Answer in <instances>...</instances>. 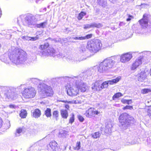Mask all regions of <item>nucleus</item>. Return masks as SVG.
I'll return each instance as SVG.
<instances>
[{
  "instance_id": "obj_1",
  "label": "nucleus",
  "mask_w": 151,
  "mask_h": 151,
  "mask_svg": "<svg viewBox=\"0 0 151 151\" xmlns=\"http://www.w3.org/2000/svg\"><path fill=\"white\" fill-rule=\"evenodd\" d=\"M8 55L10 60L16 64H24L27 62L26 53L23 50L12 47L8 51Z\"/></svg>"
},
{
  "instance_id": "obj_2",
  "label": "nucleus",
  "mask_w": 151,
  "mask_h": 151,
  "mask_svg": "<svg viewBox=\"0 0 151 151\" xmlns=\"http://www.w3.org/2000/svg\"><path fill=\"white\" fill-rule=\"evenodd\" d=\"M49 44L48 43H45L44 45L40 46L39 49L42 50L40 53V56L43 57L52 56L56 59L63 58L64 57L63 54L57 51L52 47H49Z\"/></svg>"
},
{
  "instance_id": "obj_3",
  "label": "nucleus",
  "mask_w": 151,
  "mask_h": 151,
  "mask_svg": "<svg viewBox=\"0 0 151 151\" xmlns=\"http://www.w3.org/2000/svg\"><path fill=\"white\" fill-rule=\"evenodd\" d=\"M121 79L120 76L118 77L115 79L107 81L104 82L101 84L99 81H96L92 85L91 88L93 91L101 90L103 88H107L108 84H113L118 82Z\"/></svg>"
},
{
  "instance_id": "obj_4",
  "label": "nucleus",
  "mask_w": 151,
  "mask_h": 151,
  "mask_svg": "<svg viewBox=\"0 0 151 151\" xmlns=\"http://www.w3.org/2000/svg\"><path fill=\"white\" fill-rule=\"evenodd\" d=\"M119 120L120 126L124 129H126L134 122V118L126 113L121 114L119 117Z\"/></svg>"
},
{
  "instance_id": "obj_5",
  "label": "nucleus",
  "mask_w": 151,
  "mask_h": 151,
  "mask_svg": "<svg viewBox=\"0 0 151 151\" xmlns=\"http://www.w3.org/2000/svg\"><path fill=\"white\" fill-rule=\"evenodd\" d=\"M114 58H106L99 65L98 72L103 73L112 68L115 65V61Z\"/></svg>"
},
{
  "instance_id": "obj_6",
  "label": "nucleus",
  "mask_w": 151,
  "mask_h": 151,
  "mask_svg": "<svg viewBox=\"0 0 151 151\" xmlns=\"http://www.w3.org/2000/svg\"><path fill=\"white\" fill-rule=\"evenodd\" d=\"M38 90L40 94L44 97L51 96L53 95V92L51 87L44 83L39 84Z\"/></svg>"
},
{
  "instance_id": "obj_7",
  "label": "nucleus",
  "mask_w": 151,
  "mask_h": 151,
  "mask_svg": "<svg viewBox=\"0 0 151 151\" xmlns=\"http://www.w3.org/2000/svg\"><path fill=\"white\" fill-rule=\"evenodd\" d=\"M65 78L67 80H70L75 82L76 85L77 86L78 88L82 92H85L88 88V87L86 83L82 81L83 78L81 76L77 77H74L73 78L66 77Z\"/></svg>"
},
{
  "instance_id": "obj_8",
  "label": "nucleus",
  "mask_w": 151,
  "mask_h": 151,
  "mask_svg": "<svg viewBox=\"0 0 151 151\" xmlns=\"http://www.w3.org/2000/svg\"><path fill=\"white\" fill-rule=\"evenodd\" d=\"M102 46L101 41L96 39L88 41L87 43V48L90 51L96 53L100 49Z\"/></svg>"
},
{
  "instance_id": "obj_9",
  "label": "nucleus",
  "mask_w": 151,
  "mask_h": 151,
  "mask_svg": "<svg viewBox=\"0 0 151 151\" xmlns=\"http://www.w3.org/2000/svg\"><path fill=\"white\" fill-rule=\"evenodd\" d=\"M68 94L71 96H76L78 94L79 89L76 85H73L72 83H68L66 86Z\"/></svg>"
},
{
  "instance_id": "obj_10",
  "label": "nucleus",
  "mask_w": 151,
  "mask_h": 151,
  "mask_svg": "<svg viewBox=\"0 0 151 151\" xmlns=\"http://www.w3.org/2000/svg\"><path fill=\"white\" fill-rule=\"evenodd\" d=\"M36 22L35 17L32 14L27 15L25 17L24 21L23 23L24 25L30 27L35 26Z\"/></svg>"
},
{
  "instance_id": "obj_11",
  "label": "nucleus",
  "mask_w": 151,
  "mask_h": 151,
  "mask_svg": "<svg viewBox=\"0 0 151 151\" xmlns=\"http://www.w3.org/2000/svg\"><path fill=\"white\" fill-rule=\"evenodd\" d=\"M36 91L33 88L31 87L24 89L23 96L25 98H33L35 95Z\"/></svg>"
},
{
  "instance_id": "obj_12",
  "label": "nucleus",
  "mask_w": 151,
  "mask_h": 151,
  "mask_svg": "<svg viewBox=\"0 0 151 151\" xmlns=\"http://www.w3.org/2000/svg\"><path fill=\"white\" fill-rule=\"evenodd\" d=\"M63 55L64 56L63 58L65 57L66 60L68 62L70 63H77L85 59L79 57L78 56H73L72 55H70L65 56L64 54H63Z\"/></svg>"
},
{
  "instance_id": "obj_13",
  "label": "nucleus",
  "mask_w": 151,
  "mask_h": 151,
  "mask_svg": "<svg viewBox=\"0 0 151 151\" xmlns=\"http://www.w3.org/2000/svg\"><path fill=\"white\" fill-rule=\"evenodd\" d=\"M84 114L87 117H91L95 116L96 115H100V111L96 110L93 108H91L86 111Z\"/></svg>"
},
{
  "instance_id": "obj_14",
  "label": "nucleus",
  "mask_w": 151,
  "mask_h": 151,
  "mask_svg": "<svg viewBox=\"0 0 151 151\" xmlns=\"http://www.w3.org/2000/svg\"><path fill=\"white\" fill-rule=\"evenodd\" d=\"M132 57L130 52L122 54L120 57V61L122 63H126L129 61Z\"/></svg>"
},
{
  "instance_id": "obj_15",
  "label": "nucleus",
  "mask_w": 151,
  "mask_h": 151,
  "mask_svg": "<svg viewBox=\"0 0 151 151\" xmlns=\"http://www.w3.org/2000/svg\"><path fill=\"white\" fill-rule=\"evenodd\" d=\"M47 147L48 148L50 147L52 151H61V150L57 143L55 141L50 142Z\"/></svg>"
},
{
  "instance_id": "obj_16",
  "label": "nucleus",
  "mask_w": 151,
  "mask_h": 151,
  "mask_svg": "<svg viewBox=\"0 0 151 151\" xmlns=\"http://www.w3.org/2000/svg\"><path fill=\"white\" fill-rule=\"evenodd\" d=\"M139 22L141 27L143 28H146L148 25V20L146 14L143 15L142 19L139 21Z\"/></svg>"
},
{
  "instance_id": "obj_17",
  "label": "nucleus",
  "mask_w": 151,
  "mask_h": 151,
  "mask_svg": "<svg viewBox=\"0 0 151 151\" xmlns=\"http://www.w3.org/2000/svg\"><path fill=\"white\" fill-rule=\"evenodd\" d=\"M6 88L7 90V92L5 93L6 97L9 100L15 99L16 97L15 96L13 91L9 88L6 87Z\"/></svg>"
},
{
  "instance_id": "obj_18",
  "label": "nucleus",
  "mask_w": 151,
  "mask_h": 151,
  "mask_svg": "<svg viewBox=\"0 0 151 151\" xmlns=\"http://www.w3.org/2000/svg\"><path fill=\"white\" fill-rule=\"evenodd\" d=\"M142 58L141 57L137 59L132 63L131 66V69L134 70L140 65L142 63Z\"/></svg>"
},
{
  "instance_id": "obj_19",
  "label": "nucleus",
  "mask_w": 151,
  "mask_h": 151,
  "mask_svg": "<svg viewBox=\"0 0 151 151\" xmlns=\"http://www.w3.org/2000/svg\"><path fill=\"white\" fill-rule=\"evenodd\" d=\"M137 77L139 81L143 82L146 78V73L144 71L141 72L137 75Z\"/></svg>"
},
{
  "instance_id": "obj_20",
  "label": "nucleus",
  "mask_w": 151,
  "mask_h": 151,
  "mask_svg": "<svg viewBox=\"0 0 151 151\" xmlns=\"http://www.w3.org/2000/svg\"><path fill=\"white\" fill-rule=\"evenodd\" d=\"M41 115V111L38 109L34 110L32 112V116L35 118H38Z\"/></svg>"
},
{
  "instance_id": "obj_21",
  "label": "nucleus",
  "mask_w": 151,
  "mask_h": 151,
  "mask_svg": "<svg viewBox=\"0 0 151 151\" xmlns=\"http://www.w3.org/2000/svg\"><path fill=\"white\" fill-rule=\"evenodd\" d=\"M99 68V65L93 66L92 68H90L87 71V73H89V74L90 75L95 73L96 70L98 71V69Z\"/></svg>"
},
{
  "instance_id": "obj_22",
  "label": "nucleus",
  "mask_w": 151,
  "mask_h": 151,
  "mask_svg": "<svg viewBox=\"0 0 151 151\" xmlns=\"http://www.w3.org/2000/svg\"><path fill=\"white\" fill-rule=\"evenodd\" d=\"M60 114L63 118L67 119L68 116L67 111L66 109H62L60 110Z\"/></svg>"
},
{
  "instance_id": "obj_23",
  "label": "nucleus",
  "mask_w": 151,
  "mask_h": 151,
  "mask_svg": "<svg viewBox=\"0 0 151 151\" xmlns=\"http://www.w3.org/2000/svg\"><path fill=\"white\" fill-rule=\"evenodd\" d=\"M40 148L39 147V146L37 145L35 142L30 147V151L31 150L36 151L40 150Z\"/></svg>"
},
{
  "instance_id": "obj_24",
  "label": "nucleus",
  "mask_w": 151,
  "mask_h": 151,
  "mask_svg": "<svg viewBox=\"0 0 151 151\" xmlns=\"http://www.w3.org/2000/svg\"><path fill=\"white\" fill-rule=\"evenodd\" d=\"M45 143V142L44 141L43 139H42L36 142L37 145L39 146V147L40 148L41 147H42L44 145Z\"/></svg>"
},
{
  "instance_id": "obj_25",
  "label": "nucleus",
  "mask_w": 151,
  "mask_h": 151,
  "mask_svg": "<svg viewBox=\"0 0 151 151\" xmlns=\"http://www.w3.org/2000/svg\"><path fill=\"white\" fill-rule=\"evenodd\" d=\"M45 114L47 117H50L52 116L51 109L50 108H47L45 112Z\"/></svg>"
},
{
  "instance_id": "obj_26",
  "label": "nucleus",
  "mask_w": 151,
  "mask_h": 151,
  "mask_svg": "<svg viewBox=\"0 0 151 151\" xmlns=\"http://www.w3.org/2000/svg\"><path fill=\"white\" fill-rule=\"evenodd\" d=\"M47 25V22H43L39 24H35V26H36L38 28H44L45 27V26Z\"/></svg>"
},
{
  "instance_id": "obj_27",
  "label": "nucleus",
  "mask_w": 151,
  "mask_h": 151,
  "mask_svg": "<svg viewBox=\"0 0 151 151\" xmlns=\"http://www.w3.org/2000/svg\"><path fill=\"white\" fill-rule=\"evenodd\" d=\"M41 33L40 32L37 31L36 32L37 35L35 37H31V40L35 41L40 38V35Z\"/></svg>"
},
{
  "instance_id": "obj_28",
  "label": "nucleus",
  "mask_w": 151,
  "mask_h": 151,
  "mask_svg": "<svg viewBox=\"0 0 151 151\" xmlns=\"http://www.w3.org/2000/svg\"><path fill=\"white\" fill-rule=\"evenodd\" d=\"M98 4L103 7H105L106 6L107 2L106 0H98Z\"/></svg>"
},
{
  "instance_id": "obj_29",
  "label": "nucleus",
  "mask_w": 151,
  "mask_h": 151,
  "mask_svg": "<svg viewBox=\"0 0 151 151\" xmlns=\"http://www.w3.org/2000/svg\"><path fill=\"white\" fill-rule=\"evenodd\" d=\"M59 112L58 111H54L53 112L52 117L56 121H57L58 119V117L59 115Z\"/></svg>"
},
{
  "instance_id": "obj_30",
  "label": "nucleus",
  "mask_w": 151,
  "mask_h": 151,
  "mask_svg": "<svg viewBox=\"0 0 151 151\" xmlns=\"http://www.w3.org/2000/svg\"><path fill=\"white\" fill-rule=\"evenodd\" d=\"M91 27L100 28L102 27V25L99 23L93 22L91 23Z\"/></svg>"
},
{
  "instance_id": "obj_31",
  "label": "nucleus",
  "mask_w": 151,
  "mask_h": 151,
  "mask_svg": "<svg viewBox=\"0 0 151 151\" xmlns=\"http://www.w3.org/2000/svg\"><path fill=\"white\" fill-rule=\"evenodd\" d=\"M20 116L22 118H25L27 116V112L26 111L22 109L21 110V113L19 114Z\"/></svg>"
},
{
  "instance_id": "obj_32",
  "label": "nucleus",
  "mask_w": 151,
  "mask_h": 151,
  "mask_svg": "<svg viewBox=\"0 0 151 151\" xmlns=\"http://www.w3.org/2000/svg\"><path fill=\"white\" fill-rule=\"evenodd\" d=\"M63 102H67L69 104H80L81 103V101H79L78 100H73L71 101H62Z\"/></svg>"
},
{
  "instance_id": "obj_33",
  "label": "nucleus",
  "mask_w": 151,
  "mask_h": 151,
  "mask_svg": "<svg viewBox=\"0 0 151 151\" xmlns=\"http://www.w3.org/2000/svg\"><path fill=\"white\" fill-rule=\"evenodd\" d=\"M141 93L143 94L151 92V88L143 89L141 90Z\"/></svg>"
},
{
  "instance_id": "obj_34",
  "label": "nucleus",
  "mask_w": 151,
  "mask_h": 151,
  "mask_svg": "<svg viewBox=\"0 0 151 151\" xmlns=\"http://www.w3.org/2000/svg\"><path fill=\"white\" fill-rule=\"evenodd\" d=\"M112 127V125L111 124H110L107 125L106 126L105 129L106 131L108 129V131H106V132L110 133L111 132V128Z\"/></svg>"
},
{
  "instance_id": "obj_35",
  "label": "nucleus",
  "mask_w": 151,
  "mask_h": 151,
  "mask_svg": "<svg viewBox=\"0 0 151 151\" xmlns=\"http://www.w3.org/2000/svg\"><path fill=\"white\" fill-rule=\"evenodd\" d=\"M86 14V13L83 12H81L78 14L77 17L78 19L79 20L81 19Z\"/></svg>"
},
{
  "instance_id": "obj_36",
  "label": "nucleus",
  "mask_w": 151,
  "mask_h": 151,
  "mask_svg": "<svg viewBox=\"0 0 151 151\" xmlns=\"http://www.w3.org/2000/svg\"><path fill=\"white\" fill-rule=\"evenodd\" d=\"M122 96H123V95L122 93L120 92L117 93L113 96L112 97L113 99L115 100L116 98H118Z\"/></svg>"
},
{
  "instance_id": "obj_37",
  "label": "nucleus",
  "mask_w": 151,
  "mask_h": 151,
  "mask_svg": "<svg viewBox=\"0 0 151 151\" xmlns=\"http://www.w3.org/2000/svg\"><path fill=\"white\" fill-rule=\"evenodd\" d=\"M13 31L11 30H9L7 33L5 37L7 39H10L12 36V33Z\"/></svg>"
},
{
  "instance_id": "obj_38",
  "label": "nucleus",
  "mask_w": 151,
  "mask_h": 151,
  "mask_svg": "<svg viewBox=\"0 0 151 151\" xmlns=\"http://www.w3.org/2000/svg\"><path fill=\"white\" fill-rule=\"evenodd\" d=\"M22 128H19L16 130V132L15 134L16 137H19L20 135V134L22 132Z\"/></svg>"
},
{
  "instance_id": "obj_39",
  "label": "nucleus",
  "mask_w": 151,
  "mask_h": 151,
  "mask_svg": "<svg viewBox=\"0 0 151 151\" xmlns=\"http://www.w3.org/2000/svg\"><path fill=\"white\" fill-rule=\"evenodd\" d=\"M100 134L99 132H97L94 133L92 134V137L93 138L96 139L99 138L100 136Z\"/></svg>"
},
{
  "instance_id": "obj_40",
  "label": "nucleus",
  "mask_w": 151,
  "mask_h": 151,
  "mask_svg": "<svg viewBox=\"0 0 151 151\" xmlns=\"http://www.w3.org/2000/svg\"><path fill=\"white\" fill-rule=\"evenodd\" d=\"M81 142H77L76 143V145L75 147H74L73 148L75 150H78L80 149L81 148Z\"/></svg>"
},
{
  "instance_id": "obj_41",
  "label": "nucleus",
  "mask_w": 151,
  "mask_h": 151,
  "mask_svg": "<svg viewBox=\"0 0 151 151\" xmlns=\"http://www.w3.org/2000/svg\"><path fill=\"white\" fill-rule=\"evenodd\" d=\"M122 102L124 104H129L132 103V100H126L124 99H122L121 100Z\"/></svg>"
},
{
  "instance_id": "obj_42",
  "label": "nucleus",
  "mask_w": 151,
  "mask_h": 151,
  "mask_svg": "<svg viewBox=\"0 0 151 151\" xmlns=\"http://www.w3.org/2000/svg\"><path fill=\"white\" fill-rule=\"evenodd\" d=\"M72 39H74L75 40H83V37L81 36H76L74 37H73Z\"/></svg>"
},
{
  "instance_id": "obj_43",
  "label": "nucleus",
  "mask_w": 151,
  "mask_h": 151,
  "mask_svg": "<svg viewBox=\"0 0 151 151\" xmlns=\"http://www.w3.org/2000/svg\"><path fill=\"white\" fill-rule=\"evenodd\" d=\"M74 115L73 114H72V116L71 117H70L69 120V123H72L74 121Z\"/></svg>"
},
{
  "instance_id": "obj_44",
  "label": "nucleus",
  "mask_w": 151,
  "mask_h": 151,
  "mask_svg": "<svg viewBox=\"0 0 151 151\" xmlns=\"http://www.w3.org/2000/svg\"><path fill=\"white\" fill-rule=\"evenodd\" d=\"M92 36V34H88L86 35L85 36L83 37L84 39H83V40L88 39L89 38H91Z\"/></svg>"
},
{
  "instance_id": "obj_45",
  "label": "nucleus",
  "mask_w": 151,
  "mask_h": 151,
  "mask_svg": "<svg viewBox=\"0 0 151 151\" xmlns=\"http://www.w3.org/2000/svg\"><path fill=\"white\" fill-rule=\"evenodd\" d=\"M32 81L36 84H38L40 82L39 80L37 78H32Z\"/></svg>"
},
{
  "instance_id": "obj_46",
  "label": "nucleus",
  "mask_w": 151,
  "mask_h": 151,
  "mask_svg": "<svg viewBox=\"0 0 151 151\" xmlns=\"http://www.w3.org/2000/svg\"><path fill=\"white\" fill-rule=\"evenodd\" d=\"M132 109L133 107L132 106L128 105L124 107V108H123V109L124 110H125L126 109H129L131 110Z\"/></svg>"
},
{
  "instance_id": "obj_47",
  "label": "nucleus",
  "mask_w": 151,
  "mask_h": 151,
  "mask_svg": "<svg viewBox=\"0 0 151 151\" xmlns=\"http://www.w3.org/2000/svg\"><path fill=\"white\" fill-rule=\"evenodd\" d=\"M21 38L22 39L25 40H31V37H27V36H22L21 37Z\"/></svg>"
},
{
  "instance_id": "obj_48",
  "label": "nucleus",
  "mask_w": 151,
  "mask_h": 151,
  "mask_svg": "<svg viewBox=\"0 0 151 151\" xmlns=\"http://www.w3.org/2000/svg\"><path fill=\"white\" fill-rule=\"evenodd\" d=\"M91 27V23L90 24H87L84 25V29H87Z\"/></svg>"
},
{
  "instance_id": "obj_49",
  "label": "nucleus",
  "mask_w": 151,
  "mask_h": 151,
  "mask_svg": "<svg viewBox=\"0 0 151 151\" xmlns=\"http://www.w3.org/2000/svg\"><path fill=\"white\" fill-rule=\"evenodd\" d=\"M147 112L148 115L149 116H151V106H150L149 107L148 109Z\"/></svg>"
},
{
  "instance_id": "obj_50",
  "label": "nucleus",
  "mask_w": 151,
  "mask_h": 151,
  "mask_svg": "<svg viewBox=\"0 0 151 151\" xmlns=\"http://www.w3.org/2000/svg\"><path fill=\"white\" fill-rule=\"evenodd\" d=\"M78 119L81 122H82L84 120V118L81 116L79 115L78 116Z\"/></svg>"
},
{
  "instance_id": "obj_51",
  "label": "nucleus",
  "mask_w": 151,
  "mask_h": 151,
  "mask_svg": "<svg viewBox=\"0 0 151 151\" xmlns=\"http://www.w3.org/2000/svg\"><path fill=\"white\" fill-rule=\"evenodd\" d=\"M4 55L2 56H1V58H2V57H4ZM1 60L2 61H3L4 62H5L6 63L9 62V61H8V60H7L5 58L3 59L2 58L1 59Z\"/></svg>"
},
{
  "instance_id": "obj_52",
  "label": "nucleus",
  "mask_w": 151,
  "mask_h": 151,
  "mask_svg": "<svg viewBox=\"0 0 151 151\" xmlns=\"http://www.w3.org/2000/svg\"><path fill=\"white\" fill-rule=\"evenodd\" d=\"M9 106L10 108H14L15 106L14 105L10 104L9 105Z\"/></svg>"
},
{
  "instance_id": "obj_53",
  "label": "nucleus",
  "mask_w": 151,
  "mask_h": 151,
  "mask_svg": "<svg viewBox=\"0 0 151 151\" xmlns=\"http://www.w3.org/2000/svg\"><path fill=\"white\" fill-rule=\"evenodd\" d=\"M2 120L0 118V128L2 126Z\"/></svg>"
},
{
  "instance_id": "obj_54",
  "label": "nucleus",
  "mask_w": 151,
  "mask_h": 151,
  "mask_svg": "<svg viewBox=\"0 0 151 151\" xmlns=\"http://www.w3.org/2000/svg\"><path fill=\"white\" fill-rule=\"evenodd\" d=\"M131 17L132 16H131L129 15V18L127 19V21H129L131 19V18H130V17Z\"/></svg>"
},
{
  "instance_id": "obj_55",
  "label": "nucleus",
  "mask_w": 151,
  "mask_h": 151,
  "mask_svg": "<svg viewBox=\"0 0 151 151\" xmlns=\"http://www.w3.org/2000/svg\"><path fill=\"white\" fill-rule=\"evenodd\" d=\"M54 41H55V42H60V41H61V40H57L56 39H53V40Z\"/></svg>"
},
{
  "instance_id": "obj_56",
  "label": "nucleus",
  "mask_w": 151,
  "mask_h": 151,
  "mask_svg": "<svg viewBox=\"0 0 151 151\" xmlns=\"http://www.w3.org/2000/svg\"><path fill=\"white\" fill-rule=\"evenodd\" d=\"M65 108L67 109H68L69 108V106L68 105H66L65 106Z\"/></svg>"
},
{
  "instance_id": "obj_57",
  "label": "nucleus",
  "mask_w": 151,
  "mask_h": 151,
  "mask_svg": "<svg viewBox=\"0 0 151 151\" xmlns=\"http://www.w3.org/2000/svg\"><path fill=\"white\" fill-rule=\"evenodd\" d=\"M109 1L112 3H114L115 2V0H109Z\"/></svg>"
},
{
  "instance_id": "obj_58",
  "label": "nucleus",
  "mask_w": 151,
  "mask_h": 151,
  "mask_svg": "<svg viewBox=\"0 0 151 151\" xmlns=\"http://www.w3.org/2000/svg\"><path fill=\"white\" fill-rule=\"evenodd\" d=\"M67 132L66 131H63V132L62 133V134L65 133L66 134H67Z\"/></svg>"
},
{
  "instance_id": "obj_59",
  "label": "nucleus",
  "mask_w": 151,
  "mask_h": 151,
  "mask_svg": "<svg viewBox=\"0 0 151 151\" xmlns=\"http://www.w3.org/2000/svg\"><path fill=\"white\" fill-rule=\"evenodd\" d=\"M24 86V85H21L20 86L19 88V89H21L22 88V87Z\"/></svg>"
},
{
  "instance_id": "obj_60",
  "label": "nucleus",
  "mask_w": 151,
  "mask_h": 151,
  "mask_svg": "<svg viewBox=\"0 0 151 151\" xmlns=\"http://www.w3.org/2000/svg\"><path fill=\"white\" fill-rule=\"evenodd\" d=\"M1 10L0 9V17H1Z\"/></svg>"
},
{
  "instance_id": "obj_61",
  "label": "nucleus",
  "mask_w": 151,
  "mask_h": 151,
  "mask_svg": "<svg viewBox=\"0 0 151 151\" xmlns=\"http://www.w3.org/2000/svg\"><path fill=\"white\" fill-rule=\"evenodd\" d=\"M150 75L151 76V69H150Z\"/></svg>"
},
{
  "instance_id": "obj_62",
  "label": "nucleus",
  "mask_w": 151,
  "mask_h": 151,
  "mask_svg": "<svg viewBox=\"0 0 151 151\" xmlns=\"http://www.w3.org/2000/svg\"><path fill=\"white\" fill-rule=\"evenodd\" d=\"M121 24H122V23H120V25Z\"/></svg>"
}]
</instances>
